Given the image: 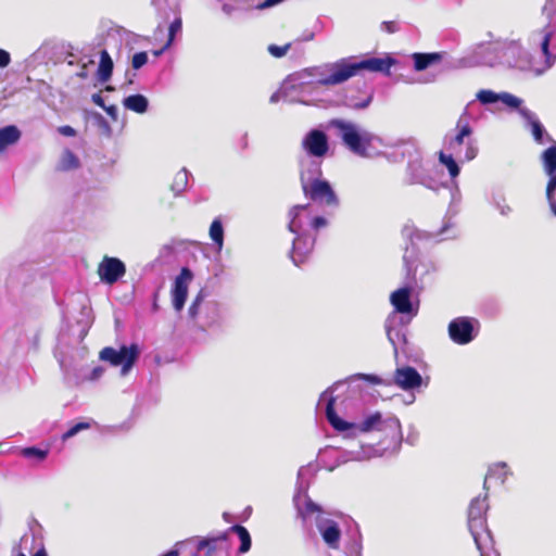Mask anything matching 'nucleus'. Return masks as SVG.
Masks as SVG:
<instances>
[{"mask_svg": "<svg viewBox=\"0 0 556 556\" xmlns=\"http://www.w3.org/2000/svg\"><path fill=\"white\" fill-rule=\"evenodd\" d=\"M328 394V390L323 393V396H326Z\"/></svg>", "mask_w": 556, "mask_h": 556, "instance_id": "nucleus-57", "label": "nucleus"}, {"mask_svg": "<svg viewBox=\"0 0 556 556\" xmlns=\"http://www.w3.org/2000/svg\"><path fill=\"white\" fill-rule=\"evenodd\" d=\"M381 27L383 30H386L389 34H393L399 30V26H397L396 22H394V21L382 22Z\"/></svg>", "mask_w": 556, "mask_h": 556, "instance_id": "nucleus-38", "label": "nucleus"}, {"mask_svg": "<svg viewBox=\"0 0 556 556\" xmlns=\"http://www.w3.org/2000/svg\"><path fill=\"white\" fill-rule=\"evenodd\" d=\"M168 48H165V45L160 49V50H155L153 51V54L155 56H160L165 50H167Z\"/></svg>", "mask_w": 556, "mask_h": 556, "instance_id": "nucleus-54", "label": "nucleus"}, {"mask_svg": "<svg viewBox=\"0 0 556 556\" xmlns=\"http://www.w3.org/2000/svg\"><path fill=\"white\" fill-rule=\"evenodd\" d=\"M549 36L546 35L542 41V51L545 55H548Z\"/></svg>", "mask_w": 556, "mask_h": 556, "instance_id": "nucleus-47", "label": "nucleus"}, {"mask_svg": "<svg viewBox=\"0 0 556 556\" xmlns=\"http://www.w3.org/2000/svg\"><path fill=\"white\" fill-rule=\"evenodd\" d=\"M488 508L486 497L473 498L468 508V519L485 518Z\"/></svg>", "mask_w": 556, "mask_h": 556, "instance_id": "nucleus-21", "label": "nucleus"}, {"mask_svg": "<svg viewBox=\"0 0 556 556\" xmlns=\"http://www.w3.org/2000/svg\"><path fill=\"white\" fill-rule=\"evenodd\" d=\"M304 194L314 202L328 206L338 204V198L327 180L314 179L311 184H302Z\"/></svg>", "mask_w": 556, "mask_h": 556, "instance_id": "nucleus-5", "label": "nucleus"}, {"mask_svg": "<svg viewBox=\"0 0 556 556\" xmlns=\"http://www.w3.org/2000/svg\"><path fill=\"white\" fill-rule=\"evenodd\" d=\"M114 68L113 60L106 50L100 52V62L98 67V78L102 83H106L112 77Z\"/></svg>", "mask_w": 556, "mask_h": 556, "instance_id": "nucleus-18", "label": "nucleus"}, {"mask_svg": "<svg viewBox=\"0 0 556 556\" xmlns=\"http://www.w3.org/2000/svg\"><path fill=\"white\" fill-rule=\"evenodd\" d=\"M91 100L96 105H98L100 108H104V100L100 92L93 93L91 97Z\"/></svg>", "mask_w": 556, "mask_h": 556, "instance_id": "nucleus-44", "label": "nucleus"}, {"mask_svg": "<svg viewBox=\"0 0 556 556\" xmlns=\"http://www.w3.org/2000/svg\"><path fill=\"white\" fill-rule=\"evenodd\" d=\"M443 59V55L440 52H431V53H414V68L417 72L425 71L430 65L440 63Z\"/></svg>", "mask_w": 556, "mask_h": 556, "instance_id": "nucleus-17", "label": "nucleus"}, {"mask_svg": "<svg viewBox=\"0 0 556 556\" xmlns=\"http://www.w3.org/2000/svg\"><path fill=\"white\" fill-rule=\"evenodd\" d=\"M33 556H47V553L43 548L37 551Z\"/></svg>", "mask_w": 556, "mask_h": 556, "instance_id": "nucleus-55", "label": "nucleus"}, {"mask_svg": "<svg viewBox=\"0 0 556 556\" xmlns=\"http://www.w3.org/2000/svg\"><path fill=\"white\" fill-rule=\"evenodd\" d=\"M175 180L179 182L180 187L184 188L187 184V175L184 172H179L175 176Z\"/></svg>", "mask_w": 556, "mask_h": 556, "instance_id": "nucleus-45", "label": "nucleus"}, {"mask_svg": "<svg viewBox=\"0 0 556 556\" xmlns=\"http://www.w3.org/2000/svg\"><path fill=\"white\" fill-rule=\"evenodd\" d=\"M210 237L213 242L222 249L224 244V228L222 220L219 218H215L210 226Z\"/></svg>", "mask_w": 556, "mask_h": 556, "instance_id": "nucleus-25", "label": "nucleus"}, {"mask_svg": "<svg viewBox=\"0 0 556 556\" xmlns=\"http://www.w3.org/2000/svg\"><path fill=\"white\" fill-rule=\"evenodd\" d=\"M21 138V131L15 125H9L0 128V152L9 146L16 143Z\"/></svg>", "mask_w": 556, "mask_h": 556, "instance_id": "nucleus-19", "label": "nucleus"}, {"mask_svg": "<svg viewBox=\"0 0 556 556\" xmlns=\"http://www.w3.org/2000/svg\"><path fill=\"white\" fill-rule=\"evenodd\" d=\"M306 206H307V205H295V206H293V208L291 210V214L293 215V217H292V220L290 222V224H289V226H288V228H289V230H290V231L295 232V230L293 229V226H294V219H295V217L298 216L299 211H300V210H304V208H306Z\"/></svg>", "mask_w": 556, "mask_h": 556, "instance_id": "nucleus-39", "label": "nucleus"}, {"mask_svg": "<svg viewBox=\"0 0 556 556\" xmlns=\"http://www.w3.org/2000/svg\"><path fill=\"white\" fill-rule=\"evenodd\" d=\"M203 301V294L200 292L195 299L193 300L192 304L190 305L189 307V315L192 317V318H195L197 315L199 314V306L201 304V302Z\"/></svg>", "mask_w": 556, "mask_h": 556, "instance_id": "nucleus-36", "label": "nucleus"}, {"mask_svg": "<svg viewBox=\"0 0 556 556\" xmlns=\"http://www.w3.org/2000/svg\"><path fill=\"white\" fill-rule=\"evenodd\" d=\"M148 62V54L144 51L137 52L132 55L131 66L134 70H140Z\"/></svg>", "mask_w": 556, "mask_h": 556, "instance_id": "nucleus-33", "label": "nucleus"}, {"mask_svg": "<svg viewBox=\"0 0 556 556\" xmlns=\"http://www.w3.org/2000/svg\"><path fill=\"white\" fill-rule=\"evenodd\" d=\"M17 556H26L24 553H18Z\"/></svg>", "mask_w": 556, "mask_h": 556, "instance_id": "nucleus-58", "label": "nucleus"}, {"mask_svg": "<svg viewBox=\"0 0 556 556\" xmlns=\"http://www.w3.org/2000/svg\"><path fill=\"white\" fill-rule=\"evenodd\" d=\"M162 556H179V552L177 549H170Z\"/></svg>", "mask_w": 556, "mask_h": 556, "instance_id": "nucleus-53", "label": "nucleus"}, {"mask_svg": "<svg viewBox=\"0 0 556 556\" xmlns=\"http://www.w3.org/2000/svg\"><path fill=\"white\" fill-rule=\"evenodd\" d=\"M456 136L448 142V148L453 151L464 144L465 139L472 135V128L467 118L460 117L456 123Z\"/></svg>", "mask_w": 556, "mask_h": 556, "instance_id": "nucleus-16", "label": "nucleus"}, {"mask_svg": "<svg viewBox=\"0 0 556 556\" xmlns=\"http://www.w3.org/2000/svg\"><path fill=\"white\" fill-rule=\"evenodd\" d=\"M223 11H224L226 14H228V15H229V14H231V13H232L233 8H232L231 5H229V4H224V5H223Z\"/></svg>", "mask_w": 556, "mask_h": 556, "instance_id": "nucleus-51", "label": "nucleus"}, {"mask_svg": "<svg viewBox=\"0 0 556 556\" xmlns=\"http://www.w3.org/2000/svg\"><path fill=\"white\" fill-rule=\"evenodd\" d=\"M85 68H86V65H84L83 70H81L80 72H78V73H77V76H78L79 78H83V79L87 78V72H86V70H85Z\"/></svg>", "mask_w": 556, "mask_h": 556, "instance_id": "nucleus-52", "label": "nucleus"}, {"mask_svg": "<svg viewBox=\"0 0 556 556\" xmlns=\"http://www.w3.org/2000/svg\"><path fill=\"white\" fill-rule=\"evenodd\" d=\"M306 510L309 513H318L320 511V507L314 502L309 501L306 503Z\"/></svg>", "mask_w": 556, "mask_h": 556, "instance_id": "nucleus-46", "label": "nucleus"}, {"mask_svg": "<svg viewBox=\"0 0 556 556\" xmlns=\"http://www.w3.org/2000/svg\"><path fill=\"white\" fill-rule=\"evenodd\" d=\"M182 28V21L180 17L175 18L168 27V38L165 42V48H169L175 40V36Z\"/></svg>", "mask_w": 556, "mask_h": 556, "instance_id": "nucleus-28", "label": "nucleus"}, {"mask_svg": "<svg viewBox=\"0 0 556 556\" xmlns=\"http://www.w3.org/2000/svg\"><path fill=\"white\" fill-rule=\"evenodd\" d=\"M22 455L27 458H37L38 460H43L48 455V450H41L35 446L25 447L22 450Z\"/></svg>", "mask_w": 556, "mask_h": 556, "instance_id": "nucleus-29", "label": "nucleus"}, {"mask_svg": "<svg viewBox=\"0 0 556 556\" xmlns=\"http://www.w3.org/2000/svg\"><path fill=\"white\" fill-rule=\"evenodd\" d=\"M109 116H111L113 119H116L117 117V109L115 105H109L106 106L104 104V108H102Z\"/></svg>", "mask_w": 556, "mask_h": 556, "instance_id": "nucleus-43", "label": "nucleus"}, {"mask_svg": "<svg viewBox=\"0 0 556 556\" xmlns=\"http://www.w3.org/2000/svg\"><path fill=\"white\" fill-rule=\"evenodd\" d=\"M370 102V98H368L366 101L355 104L356 109H364L366 108Z\"/></svg>", "mask_w": 556, "mask_h": 556, "instance_id": "nucleus-50", "label": "nucleus"}, {"mask_svg": "<svg viewBox=\"0 0 556 556\" xmlns=\"http://www.w3.org/2000/svg\"><path fill=\"white\" fill-rule=\"evenodd\" d=\"M97 274L102 282L114 285L126 274V266L119 258L104 255Z\"/></svg>", "mask_w": 556, "mask_h": 556, "instance_id": "nucleus-6", "label": "nucleus"}, {"mask_svg": "<svg viewBox=\"0 0 556 556\" xmlns=\"http://www.w3.org/2000/svg\"><path fill=\"white\" fill-rule=\"evenodd\" d=\"M438 157L439 162L447 168L451 178H456L459 175V166L452 154H445L443 151H440Z\"/></svg>", "mask_w": 556, "mask_h": 556, "instance_id": "nucleus-24", "label": "nucleus"}, {"mask_svg": "<svg viewBox=\"0 0 556 556\" xmlns=\"http://www.w3.org/2000/svg\"><path fill=\"white\" fill-rule=\"evenodd\" d=\"M393 380L399 388L405 391L417 389L422 384V377L412 366L396 368Z\"/></svg>", "mask_w": 556, "mask_h": 556, "instance_id": "nucleus-11", "label": "nucleus"}, {"mask_svg": "<svg viewBox=\"0 0 556 556\" xmlns=\"http://www.w3.org/2000/svg\"><path fill=\"white\" fill-rule=\"evenodd\" d=\"M548 203H549V206H551V210L552 212L554 213V215L556 216V203H555V195L551 199V200H547Z\"/></svg>", "mask_w": 556, "mask_h": 556, "instance_id": "nucleus-49", "label": "nucleus"}, {"mask_svg": "<svg viewBox=\"0 0 556 556\" xmlns=\"http://www.w3.org/2000/svg\"><path fill=\"white\" fill-rule=\"evenodd\" d=\"M318 530L323 536V540L329 547L338 548L341 538V530L337 522L327 520L325 523L318 525Z\"/></svg>", "mask_w": 556, "mask_h": 556, "instance_id": "nucleus-15", "label": "nucleus"}, {"mask_svg": "<svg viewBox=\"0 0 556 556\" xmlns=\"http://www.w3.org/2000/svg\"><path fill=\"white\" fill-rule=\"evenodd\" d=\"M11 62L10 53L0 49V68L7 67Z\"/></svg>", "mask_w": 556, "mask_h": 556, "instance_id": "nucleus-40", "label": "nucleus"}, {"mask_svg": "<svg viewBox=\"0 0 556 556\" xmlns=\"http://www.w3.org/2000/svg\"><path fill=\"white\" fill-rule=\"evenodd\" d=\"M123 104L125 109L138 114H143L148 110V99L142 94H131L124 99Z\"/></svg>", "mask_w": 556, "mask_h": 556, "instance_id": "nucleus-20", "label": "nucleus"}, {"mask_svg": "<svg viewBox=\"0 0 556 556\" xmlns=\"http://www.w3.org/2000/svg\"><path fill=\"white\" fill-rule=\"evenodd\" d=\"M332 125L341 131L342 142L352 153L362 157L369 156V148L374 140L372 134L359 132L353 124L342 119L333 121Z\"/></svg>", "mask_w": 556, "mask_h": 556, "instance_id": "nucleus-3", "label": "nucleus"}, {"mask_svg": "<svg viewBox=\"0 0 556 556\" xmlns=\"http://www.w3.org/2000/svg\"><path fill=\"white\" fill-rule=\"evenodd\" d=\"M491 477V471L485 476V479H489Z\"/></svg>", "mask_w": 556, "mask_h": 556, "instance_id": "nucleus-56", "label": "nucleus"}, {"mask_svg": "<svg viewBox=\"0 0 556 556\" xmlns=\"http://www.w3.org/2000/svg\"><path fill=\"white\" fill-rule=\"evenodd\" d=\"M448 336L451 340L459 345L470 343L475 339L472 319L469 317H457L448 324Z\"/></svg>", "mask_w": 556, "mask_h": 556, "instance_id": "nucleus-8", "label": "nucleus"}, {"mask_svg": "<svg viewBox=\"0 0 556 556\" xmlns=\"http://www.w3.org/2000/svg\"><path fill=\"white\" fill-rule=\"evenodd\" d=\"M230 531L231 532H235L238 536H239V540H240V547H239V553L240 554H244L247 552L250 551L251 548V535L248 531V529L241 525H235L230 528Z\"/></svg>", "mask_w": 556, "mask_h": 556, "instance_id": "nucleus-23", "label": "nucleus"}, {"mask_svg": "<svg viewBox=\"0 0 556 556\" xmlns=\"http://www.w3.org/2000/svg\"><path fill=\"white\" fill-rule=\"evenodd\" d=\"M89 428H90V425L88 422H78V424L74 425L73 427H71L66 432H64L62 434V440L66 441L70 438H72L75 434H77L79 431L86 430V429H89Z\"/></svg>", "mask_w": 556, "mask_h": 556, "instance_id": "nucleus-32", "label": "nucleus"}, {"mask_svg": "<svg viewBox=\"0 0 556 556\" xmlns=\"http://www.w3.org/2000/svg\"><path fill=\"white\" fill-rule=\"evenodd\" d=\"M59 132L66 137H74L76 135V130L72 126H68V125L59 127Z\"/></svg>", "mask_w": 556, "mask_h": 556, "instance_id": "nucleus-41", "label": "nucleus"}, {"mask_svg": "<svg viewBox=\"0 0 556 556\" xmlns=\"http://www.w3.org/2000/svg\"><path fill=\"white\" fill-rule=\"evenodd\" d=\"M138 355V346L131 344L130 346L123 345L119 350L106 346L100 351L99 357L112 366H122L123 372L126 374L137 361Z\"/></svg>", "mask_w": 556, "mask_h": 556, "instance_id": "nucleus-4", "label": "nucleus"}, {"mask_svg": "<svg viewBox=\"0 0 556 556\" xmlns=\"http://www.w3.org/2000/svg\"><path fill=\"white\" fill-rule=\"evenodd\" d=\"M283 0H265L264 2L260 3L257 5L258 9L263 10V9H267V8H270V7H274L280 2H282Z\"/></svg>", "mask_w": 556, "mask_h": 556, "instance_id": "nucleus-42", "label": "nucleus"}, {"mask_svg": "<svg viewBox=\"0 0 556 556\" xmlns=\"http://www.w3.org/2000/svg\"><path fill=\"white\" fill-rule=\"evenodd\" d=\"M314 242L315 240L306 235L298 236L293 240L291 258L294 265L300 266L306 262L313 250Z\"/></svg>", "mask_w": 556, "mask_h": 556, "instance_id": "nucleus-13", "label": "nucleus"}, {"mask_svg": "<svg viewBox=\"0 0 556 556\" xmlns=\"http://www.w3.org/2000/svg\"><path fill=\"white\" fill-rule=\"evenodd\" d=\"M478 154V148L472 140L468 139L466 142L465 161H472Z\"/></svg>", "mask_w": 556, "mask_h": 556, "instance_id": "nucleus-35", "label": "nucleus"}, {"mask_svg": "<svg viewBox=\"0 0 556 556\" xmlns=\"http://www.w3.org/2000/svg\"><path fill=\"white\" fill-rule=\"evenodd\" d=\"M80 165L79 159L76 156L74 152L71 150H65L62 154L60 168L62 170H71L76 169Z\"/></svg>", "mask_w": 556, "mask_h": 556, "instance_id": "nucleus-26", "label": "nucleus"}, {"mask_svg": "<svg viewBox=\"0 0 556 556\" xmlns=\"http://www.w3.org/2000/svg\"><path fill=\"white\" fill-rule=\"evenodd\" d=\"M304 150L313 156L321 157L328 152V139L324 131L311 130L302 141Z\"/></svg>", "mask_w": 556, "mask_h": 556, "instance_id": "nucleus-10", "label": "nucleus"}, {"mask_svg": "<svg viewBox=\"0 0 556 556\" xmlns=\"http://www.w3.org/2000/svg\"><path fill=\"white\" fill-rule=\"evenodd\" d=\"M544 170L549 177L546 186V199L551 200L556 191V144L547 148L542 155Z\"/></svg>", "mask_w": 556, "mask_h": 556, "instance_id": "nucleus-12", "label": "nucleus"}, {"mask_svg": "<svg viewBox=\"0 0 556 556\" xmlns=\"http://www.w3.org/2000/svg\"><path fill=\"white\" fill-rule=\"evenodd\" d=\"M103 372V369L101 367H96L93 370H92V378L96 379L98 377H100Z\"/></svg>", "mask_w": 556, "mask_h": 556, "instance_id": "nucleus-48", "label": "nucleus"}, {"mask_svg": "<svg viewBox=\"0 0 556 556\" xmlns=\"http://www.w3.org/2000/svg\"><path fill=\"white\" fill-rule=\"evenodd\" d=\"M311 226L314 230H318L327 226V219L323 216H316L312 219Z\"/></svg>", "mask_w": 556, "mask_h": 556, "instance_id": "nucleus-37", "label": "nucleus"}, {"mask_svg": "<svg viewBox=\"0 0 556 556\" xmlns=\"http://www.w3.org/2000/svg\"><path fill=\"white\" fill-rule=\"evenodd\" d=\"M193 279V274L188 267H182L180 274L176 277L172 290L173 306L180 312L186 303L188 295V286Z\"/></svg>", "mask_w": 556, "mask_h": 556, "instance_id": "nucleus-9", "label": "nucleus"}, {"mask_svg": "<svg viewBox=\"0 0 556 556\" xmlns=\"http://www.w3.org/2000/svg\"><path fill=\"white\" fill-rule=\"evenodd\" d=\"M468 529L473 538L480 556H485V551L493 547V536L486 525V517L481 519H468Z\"/></svg>", "mask_w": 556, "mask_h": 556, "instance_id": "nucleus-7", "label": "nucleus"}, {"mask_svg": "<svg viewBox=\"0 0 556 556\" xmlns=\"http://www.w3.org/2000/svg\"><path fill=\"white\" fill-rule=\"evenodd\" d=\"M500 96L492 90H480L477 98L481 103L490 104L500 101Z\"/></svg>", "mask_w": 556, "mask_h": 556, "instance_id": "nucleus-30", "label": "nucleus"}, {"mask_svg": "<svg viewBox=\"0 0 556 556\" xmlns=\"http://www.w3.org/2000/svg\"><path fill=\"white\" fill-rule=\"evenodd\" d=\"M290 48L291 42H288L285 46L269 45L267 50L274 58H282L287 54Z\"/></svg>", "mask_w": 556, "mask_h": 556, "instance_id": "nucleus-31", "label": "nucleus"}, {"mask_svg": "<svg viewBox=\"0 0 556 556\" xmlns=\"http://www.w3.org/2000/svg\"><path fill=\"white\" fill-rule=\"evenodd\" d=\"M336 397L330 395L327 400L326 417L331 427L338 432H345L352 429H357L362 433L369 432L374 429L382 430L390 428L394 434L400 431V421L397 419H390L382 422L380 413H375L365 418L359 425L349 422L340 418L334 409Z\"/></svg>", "mask_w": 556, "mask_h": 556, "instance_id": "nucleus-2", "label": "nucleus"}, {"mask_svg": "<svg viewBox=\"0 0 556 556\" xmlns=\"http://www.w3.org/2000/svg\"><path fill=\"white\" fill-rule=\"evenodd\" d=\"M500 101H502L507 106L513 108V109H518L521 104V100L519 98L515 97L514 94L507 93V92L501 93Z\"/></svg>", "mask_w": 556, "mask_h": 556, "instance_id": "nucleus-34", "label": "nucleus"}, {"mask_svg": "<svg viewBox=\"0 0 556 556\" xmlns=\"http://www.w3.org/2000/svg\"><path fill=\"white\" fill-rule=\"evenodd\" d=\"M226 536L220 535L216 538H205L198 542L197 551L202 552L205 551V556H211L216 551L217 542L219 540H224Z\"/></svg>", "mask_w": 556, "mask_h": 556, "instance_id": "nucleus-27", "label": "nucleus"}, {"mask_svg": "<svg viewBox=\"0 0 556 556\" xmlns=\"http://www.w3.org/2000/svg\"><path fill=\"white\" fill-rule=\"evenodd\" d=\"M520 114L522 115L523 118H526L530 123L531 129H532V135H533L535 141L542 142L544 128H543L542 124L540 123V121L538 118H535L534 114L532 112H530L528 109H521Z\"/></svg>", "mask_w": 556, "mask_h": 556, "instance_id": "nucleus-22", "label": "nucleus"}, {"mask_svg": "<svg viewBox=\"0 0 556 556\" xmlns=\"http://www.w3.org/2000/svg\"><path fill=\"white\" fill-rule=\"evenodd\" d=\"M410 288L404 287L393 291L390 295V302L395 312L400 314H412L414 312L410 301Z\"/></svg>", "mask_w": 556, "mask_h": 556, "instance_id": "nucleus-14", "label": "nucleus"}, {"mask_svg": "<svg viewBox=\"0 0 556 556\" xmlns=\"http://www.w3.org/2000/svg\"><path fill=\"white\" fill-rule=\"evenodd\" d=\"M394 64L395 60L391 56L370 58L359 62H350L349 59H341L334 63L327 64L325 66L327 74H321L317 83L326 87L340 85L364 70L389 75L390 68Z\"/></svg>", "mask_w": 556, "mask_h": 556, "instance_id": "nucleus-1", "label": "nucleus"}]
</instances>
